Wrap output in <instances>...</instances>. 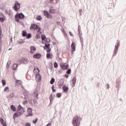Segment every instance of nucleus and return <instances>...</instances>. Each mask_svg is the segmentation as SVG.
<instances>
[{"label": "nucleus", "instance_id": "1", "mask_svg": "<svg viewBox=\"0 0 126 126\" xmlns=\"http://www.w3.org/2000/svg\"><path fill=\"white\" fill-rule=\"evenodd\" d=\"M80 117L76 116L73 117L72 119V125L73 126H80Z\"/></svg>", "mask_w": 126, "mask_h": 126}, {"label": "nucleus", "instance_id": "2", "mask_svg": "<svg viewBox=\"0 0 126 126\" xmlns=\"http://www.w3.org/2000/svg\"><path fill=\"white\" fill-rule=\"evenodd\" d=\"M117 42L116 43L115 46L114 54L112 55V58H114V57H116V56L118 55V52L119 51V47H120V40H118Z\"/></svg>", "mask_w": 126, "mask_h": 126}, {"label": "nucleus", "instance_id": "3", "mask_svg": "<svg viewBox=\"0 0 126 126\" xmlns=\"http://www.w3.org/2000/svg\"><path fill=\"white\" fill-rule=\"evenodd\" d=\"M24 17H25V16L24 14H23V13H17L15 16V20L16 22H19V19H23Z\"/></svg>", "mask_w": 126, "mask_h": 126}, {"label": "nucleus", "instance_id": "4", "mask_svg": "<svg viewBox=\"0 0 126 126\" xmlns=\"http://www.w3.org/2000/svg\"><path fill=\"white\" fill-rule=\"evenodd\" d=\"M30 30H37V33L41 32V28L39 27L38 25H36L35 24H32L30 28Z\"/></svg>", "mask_w": 126, "mask_h": 126}, {"label": "nucleus", "instance_id": "5", "mask_svg": "<svg viewBox=\"0 0 126 126\" xmlns=\"http://www.w3.org/2000/svg\"><path fill=\"white\" fill-rule=\"evenodd\" d=\"M43 15L44 16H46V18H48V19H52V18H53V15L50 14L48 11L44 10Z\"/></svg>", "mask_w": 126, "mask_h": 126}, {"label": "nucleus", "instance_id": "6", "mask_svg": "<svg viewBox=\"0 0 126 126\" xmlns=\"http://www.w3.org/2000/svg\"><path fill=\"white\" fill-rule=\"evenodd\" d=\"M13 9L15 10V11H18L19 9H20V3L19 2L16 1L13 7Z\"/></svg>", "mask_w": 126, "mask_h": 126}, {"label": "nucleus", "instance_id": "7", "mask_svg": "<svg viewBox=\"0 0 126 126\" xmlns=\"http://www.w3.org/2000/svg\"><path fill=\"white\" fill-rule=\"evenodd\" d=\"M60 66L62 69L63 70H66L68 69V64L65 65V63L64 64H61Z\"/></svg>", "mask_w": 126, "mask_h": 126}, {"label": "nucleus", "instance_id": "8", "mask_svg": "<svg viewBox=\"0 0 126 126\" xmlns=\"http://www.w3.org/2000/svg\"><path fill=\"white\" fill-rule=\"evenodd\" d=\"M79 27H80V26L79 25L78 26L79 36L80 39L82 46L83 47V37H81V34H80V29H79Z\"/></svg>", "mask_w": 126, "mask_h": 126}, {"label": "nucleus", "instance_id": "9", "mask_svg": "<svg viewBox=\"0 0 126 126\" xmlns=\"http://www.w3.org/2000/svg\"><path fill=\"white\" fill-rule=\"evenodd\" d=\"M71 56L73 55V52H75V42H72L71 45Z\"/></svg>", "mask_w": 126, "mask_h": 126}, {"label": "nucleus", "instance_id": "10", "mask_svg": "<svg viewBox=\"0 0 126 126\" xmlns=\"http://www.w3.org/2000/svg\"><path fill=\"white\" fill-rule=\"evenodd\" d=\"M42 58V55L40 53H36L33 56V59H39Z\"/></svg>", "mask_w": 126, "mask_h": 126}, {"label": "nucleus", "instance_id": "11", "mask_svg": "<svg viewBox=\"0 0 126 126\" xmlns=\"http://www.w3.org/2000/svg\"><path fill=\"white\" fill-rule=\"evenodd\" d=\"M21 62L22 63H24L25 64H27V63H28L29 62V61H28V59L27 58H23L21 59Z\"/></svg>", "mask_w": 126, "mask_h": 126}, {"label": "nucleus", "instance_id": "12", "mask_svg": "<svg viewBox=\"0 0 126 126\" xmlns=\"http://www.w3.org/2000/svg\"><path fill=\"white\" fill-rule=\"evenodd\" d=\"M42 78V77L41 76V75L37 74L35 76V80L37 82H40L41 81V79Z\"/></svg>", "mask_w": 126, "mask_h": 126}, {"label": "nucleus", "instance_id": "13", "mask_svg": "<svg viewBox=\"0 0 126 126\" xmlns=\"http://www.w3.org/2000/svg\"><path fill=\"white\" fill-rule=\"evenodd\" d=\"M39 95V92L37 90H35L34 92L33 96L36 100L38 99V95Z\"/></svg>", "mask_w": 126, "mask_h": 126}, {"label": "nucleus", "instance_id": "14", "mask_svg": "<svg viewBox=\"0 0 126 126\" xmlns=\"http://www.w3.org/2000/svg\"><path fill=\"white\" fill-rule=\"evenodd\" d=\"M28 113L29 116H33V113H32V108L29 107L28 109Z\"/></svg>", "mask_w": 126, "mask_h": 126}, {"label": "nucleus", "instance_id": "15", "mask_svg": "<svg viewBox=\"0 0 126 126\" xmlns=\"http://www.w3.org/2000/svg\"><path fill=\"white\" fill-rule=\"evenodd\" d=\"M31 51L30 53L31 54H34L35 53V51H36V48L34 46H31L30 47Z\"/></svg>", "mask_w": 126, "mask_h": 126}, {"label": "nucleus", "instance_id": "16", "mask_svg": "<svg viewBox=\"0 0 126 126\" xmlns=\"http://www.w3.org/2000/svg\"><path fill=\"white\" fill-rule=\"evenodd\" d=\"M62 89L65 93H66L68 91V88L65 85L63 86Z\"/></svg>", "mask_w": 126, "mask_h": 126}, {"label": "nucleus", "instance_id": "17", "mask_svg": "<svg viewBox=\"0 0 126 126\" xmlns=\"http://www.w3.org/2000/svg\"><path fill=\"white\" fill-rule=\"evenodd\" d=\"M0 122L3 126H6V123L4 122V120L2 118H0Z\"/></svg>", "mask_w": 126, "mask_h": 126}, {"label": "nucleus", "instance_id": "18", "mask_svg": "<svg viewBox=\"0 0 126 126\" xmlns=\"http://www.w3.org/2000/svg\"><path fill=\"white\" fill-rule=\"evenodd\" d=\"M72 87H74V86H75V83H76V77H73L72 79Z\"/></svg>", "mask_w": 126, "mask_h": 126}, {"label": "nucleus", "instance_id": "19", "mask_svg": "<svg viewBox=\"0 0 126 126\" xmlns=\"http://www.w3.org/2000/svg\"><path fill=\"white\" fill-rule=\"evenodd\" d=\"M18 67V65L16 63H14L12 67V69L13 70H16L17 67Z\"/></svg>", "mask_w": 126, "mask_h": 126}, {"label": "nucleus", "instance_id": "20", "mask_svg": "<svg viewBox=\"0 0 126 126\" xmlns=\"http://www.w3.org/2000/svg\"><path fill=\"white\" fill-rule=\"evenodd\" d=\"M51 46V44H50V43H48L47 44V43H45V46L43 47V49L44 50H47V48H50V46Z\"/></svg>", "mask_w": 126, "mask_h": 126}, {"label": "nucleus", "instance_id": "21", "mask_svg": "<svg viewBox=\"0 0 126 126\" xmlns=\"http://www.w3.org/2000/svg\"><path fill=\"white\" fill-rule=\"evenodd\" d=\"M49 99H50V105H51V104L52 103V102H53L54 99V96H53L52 94L50 95Z\"/></svg>", "mask_w": 126, "mask_h": 126}, {"label": "nucleus", "instance_id": "22", "mask_svg": "<svg viewBox=\"0 0 126 126\" xmlns=\"http://www.w3.org/2000/svg\"><path fill=\"white\" fill-rule=\"evenodd\" d=\"M10 108L13 112H16V107H15L14 105H11Z\"/></svg>", "mask_w": 126, "mask_h": 126}, {"label": "nucleus", "instance_id": "23", "mask_svg": "<svg viewBox=\"0 0 126 126\" xmlns=\"http://www.w3.org/2000/svg\"><path fill=\"white\" fill-rule=\"evenodd\" d=\"M21 110H25L24 107H22V106L20 104L17 108V111H19Z\"/></svg>", "mask_w": 126, "mask_h": 126}, {"label": "nucleus", "instance_id": "24", "mask_svg": "<svg viewBox=\"0 0 126 126\" xmlns=\"http://www.w3.org/2000/svg\"><path fill=\"white\" fill-rule=\"evenodd\" d=\"M27 36V32L26 31H22V36L26 37Z\"/></svg>", "mask_w": 126, "mask_h": 126}, {"label": "nucleus", "instance_id": "25", "mask_svg": "<svg viewBox=\"0 0 126 126\" xmlns=\"http://www.w3.org/2000/svg\"><path fill=\"white\" fill-rule=\"evenodd\" d=\"M49 13H56L55 9H50L49 10Z\"/></svg>", "mask_w": 126, "mask_h": 126}, {"label": "nucleus", "instance_id": "26", "mask_svg": "<svg viewBox=\"0 0 126 126\" xmlns=\"http://www.w3.org/2000/svg\"><path fill=\"white\" fill-rule=\"evenodd\" d=\"M51 56H53V54L51 53H47L46 54V58L47 59H52Z\"/></svg>", "mask_w": 126, "mask_h": 126}, {"label": "nucleus", "instance_id": "27", "mask_svg": "<svg viewBox=\"0 0 126 126\" xmlns=\"http://www.w3.org/2000/svg\"><path fill=\"white\" fill-rule=\"evenodd\" d=\"M27 39H30L32 37V34L30 33H27V36H26Z\"/></svg>", "mask_w": 126, "mask_h": 126}, {"label": "nucleus", "instance_id": "28", "mask_svg": "<svg viewBox=\"0 0 126 126\" xmlns=\"http://www.w3.org/2000/svg\"><path fill=\"white\" fill-rule=\"evenodd\" d=\"M5 13L8 14V15H9V16H10V15H11V10L7 11V10H6L5 11Z\"/></svg>", "mask_w": 126, "mask_h": 126}, {"label": "nucleus", "instance_id": "29", "mask_svg": "<svg viewBox=\"0 0 126 126\" xmlns=\"http://www.w3.org/2000/svg\"><path fill=\"white\" fill-rule=\"evenodd\" d=\"M36 20H38V21H41L42 20V17L40 15L37 16Z\"/></svg>", "mask_w": 126, "mask_h": 126}, {"label": "nucleus", "instance_id": "30", "mask_svg": "<svg viewBox=\"0 0 126 126\" xmlns=\"http://www.w3.org/2000/svg\"><path fill=\"white\" fill-rule=\"evenodd\" d=\"M50 84H53V83H55V78H52L50 81Z\"/></svg>", "mask_w": 126, "mask_h": 126}, {"label": "nucleus", "instance_id": "31", "mask_svg": "<svg viewBox=\"0 0 126 126\" xmlns=\"http://www.w3.org/2000/svg\"><path fill=\"white\" fill-rule=\"evenodd\" d=\"M66 73L67 74H70V73H71V69H68L66 72Z\"/></svg>", "mask_w": 126, "mask_h": 126}, {"label": "nucleus", "instance_id": "32", "mask_svg": "<svg viewBox=\"0 0 126 126\" xmlns=\"http://www.w3.org/2000/svg\"><path fill=\"white\" fill-rule=\"evenodd\" d=\"M62 31L63 34V35L65 36V37H67V34L65 33V32H64V30L63 29H62Z\"/></svg>", "mask_w": 126, "mask_h": 126}, {"label": "nucleus", "instance_id": "33", "mask_svg": "<svg viewBox=\"0 0 126 126\" xmlns=\"http://www.w3.org/2000/svg\"><path fill=\"white\" fill-rule=\"evenodd\" d=\"M24 40L21 39L20 41H18V43L19 45H22V44H24Z\"/></svg>", "mask_w": 126, "mask_h": 126}, {"label": "nucleus", "instance_id": "34", "mask_svg": "<svg viewBox=\"0 0 126 126\" xmlns=\"http://www.w3.org/2000/svg\"><path fill=\"white\" fill-rule=\"evenodd\" d=\"M56 96L57 98H61L62 97V94L58 93L57 94Z\"/></svg>", "mask_w": 126, "mask_h": 126}, {"label": "nucleus", "instance_id": "35", "mask_svg": "<svg viewBox=\"0 0 126 126\" xmlns=\"http://www.w3.org/2000/svg\"><path fill=\"white\" fill-rule=\"evenodd\" d=\"M1 82L3 86H4L5 84H6V82L5 81V80H2Z\"/></svg>", "mask_w": 126, "mask_h": 126}, {"label": "nucleus", "instance_id": "36", "mask_svg": "<svg viewBox=\"0 0 126 126\" xmlns=\"http://www.w3.org/2000/svg\"><path fill=\"white\" fill-rule=\"evenodd\" d=\"M37 122H38V118H36L32 121L33 124H37Z\"/></svg>", "mask_w": 126, "mask_h": 126}, {"label": "nucleus", "instance_id": "37", "mask_svg": "<svg viewBox=\"0 0 126 126\" xmlns=\"http://www.w3.org/2000/svg\"><path fill=\"white\" fill-rule=\"evenodd\" d=\"M45 43L48 44V43H50V42H51V39H50V38H46V40H45Z\"/></svg>", "mask_w": 126, "mask_h": 126}, {"label": "nucleus", "instance_id": "38", "mask_svg": "<svg viewBox=\"0 0 126 126\" xmlns=\"http://www.w3.org/2000/svg\"><path fill=\"white\" fill-rule=\"evenodd\" d=\"M16 83L17 84H21L22 83V82L21 81V80H17L16 81Z\"/></svg>", "mask_w": 126, "mask_h": 126}, {"label": "nucleus", "instance_id": "39", "mask_svg": "<svg viewBox=\"0 0 126 126\" xmlns=\"http://www.w3.org/2000/svg\"><path fill=\"white\" fill-rule=\"evenodd\" d=\"M54 66L55 68H58V63H57V62H55L54 63Z\"/></svg>", "mask_w": 126, "mask_h": 126}, {"label": "nucleus", "instance_id": "40", "mask_svg": "<svg viewBox=\"0 0 126 126\" xmlns=\"http://www.w3.org/2000/svg\"><path fill=\"white\" fill-rule=\"evenodd\" d=\"M4 20H5V19H4V17H0V21L1 22H3V21H4Z\"/></svg>", "mask_w": 126, "mask_h": 126}, {"label": "nucleus", "instance_id": "41", "mask_svg": "<svg viewBox=\"0 0 126 126\" xmlns=\"http://www.w3.org/2000/svg\"><path fill=\"white\" fill-rule=\"evenodd\" d=\"M46 35H43L41 36V40H42V41H44V40H45L46 39Z\"/></svg>", "mask_w": 126, "mask_h": 126}, {"label": "nucleus", "instance_id": "42", "mask_svg": "<svg viewBox=\"0 0 126 126\" xmlns=\"http://www.w3.org/2000/svg\"><path fill=\"white\" fill-rule=\"evenodd\" d=\"M17 113H18L19 117H20V116H22V115L23 114V113L20 112L19 111H17Z\"/></svg>", "mask_w": 126, "mask_h": 126}, {"label": "nucleus", "instance_id": "43", "mask_svg": "<svg viewBox=\"0 0 126 126\" xmlns=\"http://www.w3.org/2000/svg\"><path fill=\"white\" fill-rule=\"evenodd\" d=\"M9 97L10 98H13L14 97V94L13 93H11L9 95Z\"/></svg>", "mask_w": 126, "mask_h": 126}, {"label": "nucleus", "instance_id": "44", "mask_svg": "<svg viewBox=\"0 0 126 126\" xmlns=\"http://www.w3.org/2000/svg\"><path fill=\"white\" fill-rule=\"evenodd\" d=\"M13 116H15L16 118H18V117H19V115H18V113H17V112L14 113Z\"/></svg>", "mask_w": 126, "mask_h": 126}, {"label": "nucleus", "instance_id": "45", "mask_svg": "<svg viewBox=\"0 0 126 126\" xmlns=\"http://www.w3.org/2000/svg\"><path fill=\"white\" fill-rule=\"evenodd\" d=\"M83 10H82V9H80L79 10V13H80V16H81L82 15V12H83Z\"/></svg>", "mask_w": 126, "mask_h": 126}, {"label": "nucleus", "instance_id": "46", "mask_svg": "<svg viewBox=\"0 0 126 126\" xmlns=\"http://www.w3.org/2000/svg\"><path fill=\"white\" fill-rule=\"evenodd\" d=\"M2 37H3V35H1V29H0V39H1Z\"/></svg>", "mask_w": 126, "mask_h": 126}, {"label": "nucleus", "instance_id": "47", "mask_svg": "<svg viewBox=\"0 0 126 126\" xmlns=\"http://www.w3.org/2000/svg\"><path fill=\"white\" fill-rule=\"evenodd\" d=\"M51 48H47V49L46 50V51H47V53H50L51 52Z\"/></svg>", "mask_w": 126, "mask_h": 126}, {"label": "nucleus", "instance_id": "48", "mask_svg": "<svg viewBox=\"0 0 126 126\" xmlns=\"http://www.w3.org/2000/svg\"><path fill=\"white\" fill-rule=\"evenodd\" d=\"M25 126H31V124H30V123H27L26 124H25Z\"/></svg>", "mask_w": 126, "mask_h": 126}, {"label": "nucleus", "instance_id": "49", "mask_svg": "<svg viewBox=\"0 0 126 126\" xmlns=\"http://www.w3.org/2000/svg\"><path fill=\"white\" fill-rule=\"evenodd\" d=\"M9 89L8 87H6L4 89V91H5V92H6V91H7Z\"/></svg>", "mask_w": 126, "mask_h": 126}, {"label": "nucleus", "instance_id": "50", "mask_svg": "<svg viewBox=\"0 0 126 126\" xmlns=\"http://www.w3.org/2000/svg\"><path fill=\"white\" fill-rule=\"evenodd\" d=\"M28 102V101L27 100H24L23 101V104H24V105H26V104H27Z\"/></svg>", "mask_w": 126, "mask_h": 126}, {"label": "nucleus", "instance_id": "51", "mask_svg": "<svg viewBox=\"0 0 126 126\" xmlns=\"http://www.w3.org/2000/svg\"><path fill=\"white\" fill-rule=\"evenodd\" d=\"M54 2V0H48L49 3H52Z\"/></svg>", "mask_w": 126, "mask_h": 126}, {"label": "nucleus", "instance_id": "52", "mask_svg": "<svg viewBox=\"0 0 126 126\" xmlns=\"http://www.w3.org/2000/svg\"><path fill=\"white\" fill-rule=\"evenodd\" d=\"M33 104H34V105L36 104V103H37V101L36 100V99L33 100Z\"/></svg>", "mask_w": 126, "mask_h": 126}, {"label": "nucleus", "instance_id": "53", "mask_svg": "<svg viewBox=\"0 0 126 126\" xmlns=\"http://www.w3.org/2000/svg\"><path fill=\"white\" fill-rule=\"evenodd\" d=\"M63 83H60L59 84V86H63Z\"/></svg>", "mask_w": 126, "mask_h": 126}, {"label": "nucleus", "instance_id": "54", "mask_svg": "<svg viewBox=\"0 0 126 126\" xmlns=\"http://www.w3.org/2000/svg\"><path fill=\"white\" fill-rule=\"evenodd\" d=\"M19 23H20V24H21V25H24V24L23 23V22L21 21H19Z\"/></svg>", "mask_w": 126, "mask_h": 126}, {"label": "nucleus", "instance_id": "55", "mask_svg": "<svg viewBox=\"0 0 126 126\" xmlns=\"http://www.w3.org/2000/svg\"><path fill=\"white\" fill-rule=\"evenodd\" d=\"M64 77H66V78H68V74H65L64 75Z\"/></svg>", "mask_w": 126, "mask_h": 126}, {"label": "nucleus", "instance_id": "56", "mask_svg": "<svg viewBox=\"0 0 126 126\" xmlns=\"http://www.w3.org/2000/svg\"><path fill=\"white\" fill-rule=\"evenodd\" d=\"M36 38L37 39H40V38H41V37H40V35H39V34H36Z\"/></svg>", "mask_w": 126, "mask_h": 126}, {"label": "nucleus", "instance_id": "57", "mask_svg": "<svg viewBox=\"0 0 126 126\" xmlns=\"http://www.w3.org/2000/svg\"><path fill=\"white\" fill-rule=\"evenodd\" d=\"M69 33L70 36H71L72 37H73V34H72V32H69Z\"/></svg>", "mask_w": 126, "mask_h": 126}, {"label": "nucleus", "instance_id": "58", "mask_svg": "<svg viewBox=\"0 0 126 126\" xmlns=\"http://www.w3.org/2000/svg\"><path fill=\"white\" fill-rule=\"evenodd\" d=\"M107 89H110V85H109V84H107Z\"/></svg>", "mask_w": 126, "mask_h": 126}, {"label": "nucleus", "instance_id": "59", "mask_svg": "<svg viewBox=\"0 0 126 126\" xmlns=\"http://www.w3.org/2000/svg\"><path fill=\"white\" fill-rule=\"evenodd\" d=\"M6 67H7V69H8V68H9V65H8V63H7Z\"/></svg>", "mask_w": 126, "mask_h": 126}, {"label": "nucleus", "instance_id": "60", "mask_svg": "<svg viewBox=\"0 0 126 126\" xmlns=\"http://www.w3.org/2000/svg\"><path fill=\"white\" fill-rule=\"evenodd\" d=\"M49 68H50V69H53V65H50V66H49Z\"/></svg>", "mask_w": 126, "mask_h": 126}, {"label": "nucleus", "instance_id": "61", "mask_svg": "<svg viewBox=\"0 0 126 126\" xmlns=\"http://www.w3.org/2000/svg\"><path fill=\"white\" fill-rule=\"evenodd\" d=\"M52 90V92H53V93H55V92H56V91H57V90L55 89H53Z\"/></svg>", "mask_w": 126, "mask_h": 126}, {"label": "nucleus", "instance_id": "62", "mask_svg": "<svg viewBox=\"0 0 126 126\" xmlns=\"http://www.w3.org/2000/svg\"><path fill=\"white\" fill-rule=\"evenodd\" d=\"M56 23H57V25H61V22H57Z\"/></svg>", "mask_w": 126, "mask_h": 126}, {"label": "nucleus", "instance_id": "63", "mask_svg": "<svg viewBox=\"0 0 126 126\" xmlns=\"http://www.w3.org/2000/svg\"><path fill=\"white\" fill-rule=\"evenodd\" d=\"M51 89H55V86L54 85H52V87H51Z\"/></svg>", "mask_w": 126, "mask_h": 126}, {"label": "nucleus", "instance_id": "64", "mask_svg": "<svg viewBox=\"0 0 126 126\" xmlns=\"http://www.w3.org/2000/svg\"><path fill=\"white\" fill-rule=\"evenodd\" d=\"M120 87V86H119V84H117V85H116V88H119Z\"/></svg>", "mask_w": 126, "mask_h": 126}]
</instances>
